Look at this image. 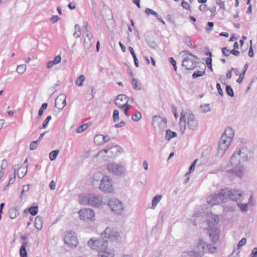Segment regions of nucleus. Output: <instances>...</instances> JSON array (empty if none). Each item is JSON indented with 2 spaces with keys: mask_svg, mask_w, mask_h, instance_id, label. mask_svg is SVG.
<instances>
[{
  "mask_svg": "<svg viewBox=\"0 0 257 257\" xmlns=\"http://www.w3.org/2000/svg\"><path fill=\"white\" fill-rule=\"evenodd\" d=\"M112 19L113 17L112 14H111L110 19H108L107 22H106V27H107L109 30H110V29H112L114 27V22Z\"/></svg>",
  "mask_w": 257,
  "mask_h": 257,
  "instance_id": "34",
  "label": "nucleus"
},
{
  "mask_svg": "<svg viewBox=\"0 0 257 257\" xmlns=\"http://www.w3.org/2000/svg\"><path fill=\"white\" fill-rule=\"evenodd\" d=\"M107 151V158H113L117 156L121 148L119 146H107L106 147Z\"/></svg>",
  "mask_w": 257,
  "mask_h": 257,
  "instance_id": "17",
  "label": "nucleus"
},
{
  "mask_svg": "<svg viewBox=\"0 0 257 257\" xmlns=\"http://www.w3.org/2000/svg\"><path fill=\"white\" fill-rule=\"evenodd\" d=\"M108 205L112 211L116 214L121 215L124 210L123 203L119 200L115 198L111 199L108 201Z\"/></svg>",
  "mask_w": 257,
  "mask_h": 257,
  "instance_id": "7",
  "label": "nucleus"
},
{
  "mask_svg": "<svg viewBox=\"0 0 257 257\" xmlns=\"http://www.w3.org/2000/svg\"><path fill=\"white\" fill-rule=\"evenodd\" d=\"M202 111L204 112H207L210 110V106L209 104H205L200 106Z\"/></svg>",
  "mask_w": 257,
  "mask_h": 257,
  "instance_id": "52",
  "label": "nucleus"
},
{
  "mask_svg": "<svg viewBox=\"0 0 257 257\" xmlns=\"http://www.w3.org/2000/svg\"><path fill=\"white\" fill-rule=\"evenodd\" d=\"M132 83L133 87L135 90H141L142 88L139 86L137 81L134 78L132 79Z\"/></svg>",
  "mask_w": 257,
  "mask_h": 257,
  "instance_id": "45",
  "label": "nucleus"
},
{
  "mask_svg": "<svg viewBox=\"0 0 257 257\" xmlns=\"http://www.w3.org/2000/svg\"><path fill=\"white\" fill-rule=\"evenodd\" d=\"M35 224L36 228L38 230H40L43 226L42 217L40 216H37L35 218Z\"/></svg>",
  "mask_w": 257,
  "mask_h": 257,
  "instance_id": "24",
  "label": "nucleus"
},
{
  "mask_svg": "<svg viewBox=\"0 0 257 257\" xmlns=\"http://www.w3.org/2000/svg\"><path fill=\"white\" fill-rule=\"evenodd\" d=\"M222 135H225L227 137H230L232 140L234 136V131L231 127H228L225 129L224 133Z\"/></svg>",
  "mask_w": 257,
  "mask_h": 257,
  "instance_id": "30",
  "label": "nucleus"
},
{
  "mask_svg": "<svg viewBox=\"0 0 257 257\" xmlns=\"http://www.w3.org/2000/svg\"><path fill=\"white\" fill-rule=\"evenodd\" d=\"M198 160L197 159H195L191 164V165H190V167H189V172L187 173L186 174H185V176H186L188 174H189L190 173H191V172L193 171L195 169V166L196 165V162H197Z\"/></svg>",
  "mask_w": 257,
  "mask_h": 257,
  "instance_id": "49",
  "label": "nucleus"
},
{
  "mask_svg": "<svg viewBox=\"0 0 257 257\" xmlns=\"http://www.w3.org/2000/svg\"><path fill=\"white\" fill-rule=\"evenodd\" d=\"M28 208V211L33 216L36 215L38 212V206H32L31 207H29Z\"/></svg>",
  "mask_w": 257,
  "mask_h": 257,
  "instance_id": "33",
  "label": "nucleus"
},
{
  "mask_svg": "<svg viewBox=\"0 0 257 257\" xmlns=\"http://www.w3.org/2000/svg\"><path fill=\"white\" fill-rule=\"evenodd\" d=\"M208 225V233L213 243H216L218 240L220 230L217 227L216 225L219 222V219L217 215H212L206 221Z\"/></svg>",
  "mask_w": 257,
  "mask_h": 257,
  "instance_id": "3",
  "label": "nucleus"
},
{
  "mask_svg": "<svg viewBox=\"0 0 257 257\" xmlns=\"http://www.w3.org/2000/svg\"><path fill=\"white\" fill-rule=\"evenodd\" d=\"M197 62L192 58L186 56L182 61V66L187 70H193L196 67Z\"/></svg>",
  "mask_w": 257,
  "mask_h": 257,
  "instance_id": "14",
  "label": "nucleus"
},
{
  "mask_svg": "<svg viewBox=\"0 0 257 257\" xmlns=\"http://www.w3.org/2000/svg\"><path fill=\"white\" fill-rule=\"evenodd\" d=\"M177 133L175 132L171 131L170 129L167 130L166 132L165 139L170 141L171 139L177 136Z\"/></svg>",
  "mask_w": 257,
  "mask_h": 257,
  "instance_id": "27",
  "label": "nucleus"
},
{
  "mask_svg": "<svg viewBox=\"0 0 257 257\" xmlns=\"http://www.w3.org/2000/svg\"><path fill=\"white\" fill-rule=\"evenodd\" d=\"M19 213L18 210L15 207L11 208L9 210V217L11 219L15 218L19 215Z\"/></svg>",
  "mask_w": 257,
  "mask_h": 257,
  "instance_id": "26",
  "label": "nucleus"
},
{
  "mask_svg": "<svg viewBox=\"0 0 257 257\" xmlns=\"http://www.w3.org/2000/svg\"><path fill=\"white\" fill-rule=\"evenodd\" d=\"M119 111L115 109L113 111V120L114 122H117L119 120Z\"/></svg>",
  "mask_w": 257,
  "mask_h": 257,
  "instance_id": "47",
  "label": "nucleus"
},
{
  "mask_svg": "<svg viewBox=\"0 0 257 257\" xmlns=\"http://www.w3.org/2000/svg\"><path fill=\"white\" fill-rule=\"evenodd\" d=\"M228 148V147L226 145H224L220 142H218L217 155L220 157H222L224 153L227 150Z\"/></svg>",
  "mask_w": 257,
  "mask_h": 257,
  "instance_id": "21",
  "label": "nucleus"
},
{
  "mask_svg": "<svg viewBox=\"0 0 257 257\" xmlns=\"http://www.w3.org/2000/svg\"><path fill=\"white\" fill-rule=\"evenodd\" d=\"M215 250L216 248L214 246H212L211 244H207L203 240L200 239L194 250L198 256L201 257L207 250L209 253H213Z\"/></svg>",
  "mask_w": 257,
  "mask_h": 257,
  "instance_id": "6",
  "label": "nucleus"
},
{
  "mask_svg": "<svg viewBox=\"0 0 257 257\" xmlns=\"http://www.w3.org/2000/svg\"><path fill=\"white\" fill-rule=\"evenodd\" d=\"M101 236L108 241L117 240L120 236V234L115 229L107 227L101 233Z\"/></svg>",
  "mask_w": 257,
  "mask_h": 257,
  "instance_id": "10",
  "label": "nucleus"
},
{
  "mask_svg": "<svg viewBox=\"0 0 257 257\" xmlns=\"http://www.w3.org/2000/svg\"><path fill=\"white\" fill-rule=\"evenodd\" d=\"M79 203L83 205H89V194L88 195L80 196Z\"/></svg>",
  "mask_w": 257,
  "mask_h": 257,
  "instance_id": "29",
  "label": "nucleus"
},
{
  "mask_svg": "<svg viewBox=\"0 0 257 257\" xmlns=\"http://www.w3.org/2000/svg\"><path fill=\"white\" fill-rule=\"evenodd\" d=\"M246 238H242L239 241V242L238 243V245H237L238 248H239L240 247L242 246L243 245H244L246 243Z\"/></svg>",
  "mask_w": 257,
  "mask_h": 257,
  "instance_id": "58",
  "label": "nucleus"
},
{
  "mask_svg": "<svg viewBox=\"0 0 257 257\" xmlns=\"http://www.w3.org/2000/svg\"><path fill=\"white\" fill-rule=\"evenodd\" d=\"M27 241H23L20 249V255L21 257H27L26 247L28 245Z\"/></svg>",
  "mask_w": 257,
  "mask_h": 257,
  "instance_id": "23",
  "label": "nucleus"
},
{
  "mask_svg": "<svg viewBox=\"0 0 257 257\" xmlns=\"http://www.w3.org/2000/svg\"><path fill=\"white\" fill-rule=\"evenodd\" d=\"M145 12L148 15L151 14L155 16V17L158 15L156 12L149 8H146Z\"/></svg>",
  "mask_w": 257,
  "mask_h": 257,
  "instance_id": "54",
  "label": "nucleus"
},
{
  "mask_svg": "<svg viewBox=\"0 0 257 257\" xmlns=\"http://www.w3.org/2000/svg\"><path fill=\"white\" fill-rule=\"evenodd\" d=\"M38 141H33L30 143V149L31 150H35L38 146Z\"/></svg>",
  "mask_w": 257,
  "mask_h": 257,
  "instance_id": "53",
  "label": "nucleus"
},
{
  "mask_svg": "<svg viewBox=\"0 0 257 257\" xmlns=\"http://www.w3.org/2000/svg\"><path fill=\"white\" fill-rule=\"evenodd\" d=\"M162 198V195H157L154 197L152 199L151 208L154 209L156 207L158 203L160 202Z\"/></svg>",
  "mask_w": 257,
  "mask_h": 257,
  "instance_id": "28",
  "label": "nucleus"
},
{
  "mask_svg": "<svg viewBox=\"0 0 257 257\" xmlns=\"http://www.w3.org/2000/svg\"><path fill=\"white\" fill-rule=\"evenodd\" d=\"M244 75L245 74H244L243 73H241L239 74V78L237 79L236 82L239 84L241 83L244 77Z\"/></svg>",
  "mask_w": 257,
  "mask_h": 257,
  "instance_id": "62",
  "label": "nucleus"
},
{
  "mask_svg": "<svg viewBox=\"0 0 257 257\" xmlns=\"http://www.w3.org/2000/svg\"><path fill=\"white\" fill-rule=\"evenodd\" d=\"M102 203V198L99 195L89 194V205L93 207H99Z\"/></svg>",
  "mask_w": 257,
  "mask_h": 257,
  "instance_id": "15",
  "label": "nucleus"
},
{
  "mask_svg": "<svg viewBox=\"0 0 257 257\" xmlns=\"http://www.w3.org/2000/svg\"><path fill=\"white\" fill-rule=\"evenodd\" d=\"M88 127V124L87 123L83 124L77 127L76 131L78 133H82L84 130H85Z\"/></svg>",
  "mask_w": 257,
  "mask_h": 257,
  "instance_id": "46",
  "label": "nucleus"
},
{
  "mask_svg": "<svg viewBox=\"0 0 257 257\" xmlns=\"http://www.w3.org/2000/svg\"><path fill=\"white\" fill-rule=\"evenodd\" d=\"M64 241L65 244L70 247H76L78 243L76 233L72 231H66L65 233Z\"/></svg>",
  "mask_w": 257,
  "mask_h": 257,
  "instance_id": "8",
  "label": "nucleus"
},
{
  "mask_svg": "<svg viewBox=\"0 0 257 257\" xmlns=\"http://www.w3.org/2000/svg\"><path fill=\"white\" fill-rule=\"evenodd\" d=\"M88 245L92 249L96 250L98 252L105 250L108 248V240L104 237L93 240L92 238L88 241Z\"/></svg>",
  "mask_w": 257,
  "mask_h": 257,
  "instance_id": "4",
  "label": "nucleus"
},
{
  "mask_svg": "<svg viewBox=\"0 0 257 257\" xmlns=\"http://www.w3.org/2000/svg\"><path fill=\"white\" fill-rule=\"evenodd\" d=\"M99 189L105 193H111L113 190L111 179L108 176H104L99 184Z\"/></svg>",
  "mask_w": 257,
  "mask_h": 257,
  "instance_id": "9",
  "label": "nucleus"
},
{
  "mask_svg": "<svg viewBox=\"0 0 257 257\" xmlns=\"http://www.w3.org/2000/svg\"><path fill=\"white\" fill-rule=\"evenodd\" d=\"M244 171V167L242 166H239L233 168L232 173L234 176L240 177L243 176Z\"/></svg>",
  "mask_w": 257,
  "mask_h": 257,
  "instance_id": "20",
  "label": "nucleus"
},
{
  "mask_svg": "<svg viewBox=\"0 0 257 257\" xmlns=\"http://www.w3.org/2000/svg\"><path fill=\"white\" fill-rule=\"evenodd\" d=\"M226 92L227 94L230 97H233L234 96V92L233 90L229 85H227L226 86V89H225Z\"/></svg>",
  "mask_w": 257,
  "mask_h": 257,
  "instance_id": "43",
  "label": "nucleus"
},
{
  "mask_svg": "<svg viewBox=\"0 0 257 257\" xmlns=\"http://www.w3.org/2000/svg\"><path fill=\"white\" fill-rule=\"evenodd\" d=\"M231 142V139L230 137H227L225 135H222L219 142L224 145H226L229 147Z\"/></svg>",
  "mask_w": 257,
  "mask_h": 257,
  "instance_id": "25",
  "label": "nucleus"
},
{
  "mask_svg": "<svg viewBox=\"0 0 257 257\" xmlns=\"http://www.w3.org/2000/svg\"><path fill=\"white\" fill-rule=\"evenodd\" d=\"M99 174H95L94 176V177L93 178V180L92 181V184L93 186L97 185L98 183V180H97V178H98Z\"/></svg>",
  "mask_w": 257,
  "mask_h": 257,
  "instance_id": "56",
  "label": "nucleus"
},
{
  "mask_svg": "<svg viewBox=\"0 0 257 257\" xmlns=\"http://www.w3.org/2000/svg\"><path fill=\"white\" fill-rule=\"evenodd\" d=\"M222 54L225 56H228L229 55V50L228 49H227V47H223L222 49Z\"/></svg>",
  "mask_w": 257,
  "mask_h": 257,
  "instance_id": "60",
  "label": "nucleus"
},
{
  "mask_svg": "<svg viewBox=\"0 0 257 257\" xmlns=\"http://www.w3.org/2000/svg\"><path fill=\"white\" fill-rule=\"evenodd\" d=\"M61 57L60 55H58L56 56L53 60V63H55V64H57L61 62Z\"/></svg>",
  "mask_w": 257,
  "mask_h": 257,
  "instance_id": "63",
  "label": "nucleus"
},
{
  "mask_svg": "<svg viewBox=\"0 0 257 257\" xmlns=\"http://www.w3.org/2000/svg\"><path fill=\"white\" fill-rule=\"evenodd\" d=\"M128 97L125 94H119L117 96L115 100V104L118 107L123 106V104L126 103L128 104Z\"/></svg>",
  "mask_w": 257,
  "mask_h": 257,
  "instance_id": "18",
  "label": "nucleus"
},
{
  "mask_svg": "<svg viewBox=\"0 0 257 257\" xmlns=\"http://www.w3.org/2000/svg\"><path fill=\"white\" fill-rule=\"evenodd\" d=\"M98 252V257H113L114 255V251L108 248H107L105 250L100 251Z\"/></svg>",
  "mask_w": 257,
  "mask_h": 257,
  "instance_id": "19",
  "label": "nucleus"
},
{
  "mask_svg": "<svg viewBox=\"0 0 257 257\" xmlns=\"http://www.w3.org/2000/svg\"><path fill=\"white\" fill-rule=\"evenodd\" d=\"M233 157V155L231 156L230 158V163L232 165H237L239 163L241 162L239 158L238 157H235L233 159H232Z\"/></svg>",
  "mask_w": 257,
  "mask_h": 257,
  "instance_id": "40",
  "label": "nucleus"
},
{
  "mask_svg": "<svg viewBox=\"0 0 257 257\" xmlns=\"http://www.w3.org/2000/svg\"><path fill=\"white\" fill-rule=\"evenodd\" d=\"M167 119L160 115H155L153 117L152 125L154 128L159 127L161 131H164L167 127Z\"/></svg>",
  "mask_w": 257,
  "mask_h": 257,
  "instance_id": "11",
  "label": "nucleus"
},
{
  "mask_svg": "<svg viewBox=\"0 0 257 257\" xmlns=\"http://www.w3.org/2000/svg\"><path fill=\"white\" fill-rule=\"evenodd\" d=\"M253 156V152L246 147L237 149L233 154L232 159L235 157H238L241 162L249 161Z\"/></svg>",
  "mask_w": 257,
  "mask_h": 257,
  "instance_id": "5",
  "label": "nucleus"
},
{
  "mask_svg": "<svg viewBox=\"0 0 257 257\" xmlns=\"http://www.w3.org/2000/svg\"><path fill=\"white\" fill-rule=\"evenodd\" d=\"M26 65L25 64L19 65L17 68V71L19 74H23L26 70Z\"/></svg>",
  "mask_w": 257,
  "mask_h": 257,
  "instance_id": "37",
  "label": "nucleus"
},
{
  "mask_svg": "<svg viewBox=\"0 0 257 257\" xmlns=\"http://www.w3.org/2000/svg\"><path fill=\"white\" fill-rule=\"evenodd\" d=\"M182 257H199L198 256V254L196 253V252L193 251H191L189 252H184Z\"/></svg>",
  "mask_w": 257,
  "mask_h": 257,
  "instance_id": "36",
  "label": "nucleus"
},
{
  "mask_svg": "<svg viewBox=\"0 0 257 257\" xmlns=\"http://www.w3.org/2000/svg\"><path fill=\"white\" fill-rule=\"evenodd\" d=\"M187 122V127L189 130L192 131L196 130L198 126V120L196 119L195 116L192 113L189 112L186 113V116L185 114L181 113L180 118V130L182 134H184L186 129V123Z\"/></svg>",
  "mask_w": 257,
  "mask_h": 257,
  "instance_id": "2",
  "label": "nucleus"
},
{
  "mask_svg": "<svg viewBox=\"0 0 257 257\" xmlns=\"http://www.w3.org/2000/svg\"><path fill=\"white\" fill-rule=\"evenodd\" d=\"M142 117V114L140 112L138 111L132 115V119L135 121H138Z\"/></svg>",
  "mask_w": 257,
  "mask_h": 257,
  "instance_id": "44",
  "label": "nucleus"
},
{
  "mask_svg": "<svg viewBox=\"0 0 257 257\" xmlns=\"http://www.w3.org/2000/svg\"><path fill=\"white\" fill-rule=\"evenodd\" d=\"M85 77L83 75H80L77 79L76 83L78 86L83 85V83L85 81Z\"/></svg>",
  "mask_w": 257,
  "mask_h": 257,
  "instance_id": "38",
  "label": "nucleus"
},
{
  "mask_svg": "<svg viewBox=\"0 0 257 257\" xmlns=\"http://www.w3.org/2000/svg\"><path fill=\"white\" fill-rule=\"evenodd\" d=\"M59 153V150H55L51 151L49 154V159L51 161L55 160Z\"/></svg>",
  "mask_w": 257,
  "mask_h": 257,
  "instance_id": "32",
  "label": "nucleus"
},
{
  "mask_svg": "<svg viewBox=\"0 0 257 257\" xmlns=\"http://www.w3.org/2000/svg\"><path fill=\"white\" fill-rule=\"evenodd\" d=\"M249 257H257V247H255L252 250Z\"/></svg>",
  "mask_w": 257,
  "mask_h": 257,
  "instance_id": "64",
  "label": "nucleus"
},
{
  "mask_svg": "<svg viewBox=\"0 0 257 257\" xmlns=\"http://www.w3.org/2000/svg\"><path fill=\"white\" fill-rule=\"evenodd\" d=\"M79 217L81 220H92L94 218V211L91 209H84L79 211Z\"/></svg>",
  "mask_w": 257,
  "mask_h": 257,
  "instance_id": "13",
  "label": "nucleus"
},
{
  "mask_svg": "<svg viewBox=\"0 0 257 257\" xmlns=\"http://www.w3.org/2000/svg\"><path fill=\"white\" fill-rule=\"evenodd\" d=\"M216 88H217V89L218 90V93L221 95V96H223V91L221 87V85L220 84V83H217L216 84Z\"/></svg>",
  "mask_w": 257,
  "mask_h": 257,
  "instance_id": "57",
  "label": "nucleus"
},
{
  "mask_svg": "<svg viewBox=\"0 0 257 257\" xmlns=\"http://www.w3.org/2000/svg\"><path fill=\"white\" fill-rule=\"evenodd\" d=\"M123 106L120 107V108H123L124 113L126 116L129 115V109L130 107H131V105L130 104H126L125 103L124 104H123Z\"/></svg>",
  "mask_w": 257,
  "mask_h": 257,
  "instance_id": "41",
  "label": "nucleus"
},
{
  "mask_svg": "<svg viewBox=\"0 0 257 257\" xmlns=\"http://www.w3.org/2000/svg\"><path fill=\"white\" fill-rule=\"evenodd\" d=\"M228 198L232 201L240 202L243 200L242 192L233 189H222L218 193L208 197L207 201L208 203L213 205L224 202Z\"/></svg>",
  "mask_w": 257,
  "mask_h": 257,
  "instance_id": "1",
  "label": "nucleus"
},
{
  "mask_svg": "<svg viewBox=\"0 0 257 257\" xmlns=\"http://www.w3.org/2000/svg\"><path fill=\"white\" fill-rule=\"evenodd\" d=\"M184 43L189 47L192 48H195V46L192 44L191 39L189 37H185L184 39Z\"/></svg>",
  "mask_w": 257,
  "mask_h": 257,
  "instance_id": "39",
  "label": "nucleus"
},
{
  "mask_svg": "<svg viewBox=\"0 0 257 257\" xmlns=\"http://www.w3.org/2000/svg\"><path fill=\"white\" fill-rule=\"evenodd\" d=\"M51 119H52V117L51 115H49L46 117V118L43 122V128H46L47 127V125Z\"/></svg>",
  "mask_w": 257,
  "mask_h": 257,
  "instance_id": "51",
  "label": "nucleus"
},
{
  "mask_svg": "<svg viewBox=\"0 0 257 257\" xmlns=\"http://www.w3.org/2000/svg\"><path fill=\"white\" fill-rule=\"evenodd\" d=\"M207 26L208 27L206 28V31H211V30H212V28H213V27L214 26V23L213 22H209L207 23Z\"/></svg>",
  "mask_w": 257,
  "mask_h": 257,
  "instance_id": "61",
  "label": "nucleus"
},
{
  "mask_svg": "<svg viewBox=\"0 0 257 257\" xmlns=\"http://www.w3.org/2000/svg\"><path fill=\"white\" fill-rule=\"evenodd\" d=\"M97 139H102L103 143H104L108 142L110 140V137L108 135L103 136L102 135H99L96 136L94 139V141L95 143H96V140Z\"/></svg>",
  "mask_w": 257,
  "mask_h": 257,
  "instance_id": "31",
  "label": "nucleus"
},
{
  "mask_svg": "<svg viewBox=\"0 0 257 257\" xmlns=\"http://www.w3.org/2000/svg\"><path fill=\"white\" fill-rule=\"evenodd\" d=\"M29 190V185H24L23 187V190L21 192V195L20 196V198L22 199L23 196L24 195V193L26 192H28Z\"/></svg>",
  "mask_w": 257,
  "mask_h": 257,
  "instance_id": "48",
  "label": "nucleus"
},
{
  "mask_svg": "<svg viewBox=\"0 0 257 257\" xmlns=\"http://www.w3.org/2000/svg\"><path fill=\"white\" fill-rule=\"evenodd\" d=\"M170 62L171 64L173 66L175 71H177L176 61L173 57L170 58Z\"/></svg>",
  "mask_w": 257,
  "mask_h": 257,
  "instance_id": "59",
  "label": "nucleus"
},
{
  "mask_svg": "<svg viewBox=\"0 0 257 257\" xmlns=\"http://www.w3.org/2000/svg\"><path fill=\"white\" fill-rule=\"evenodd\" d=\"M107 169L110 173L114 175H121L125 171V169L122 165L115 163L108 164Z\"/></svg>",
  "mask_w": 257,
  "mask_h": 257,
  "instance_id": "12",
  "label": "nucleus"
},
{
  "mask_svg": "<svg viewBox=\"0 0 257 257\" xmlns=\"http://www.w3.org/2000/svg\"><path fill=\"white\" fill-rule=\"evenodd\" d=\"M98 157H101L103 158L104 160H106L108 158H107V151L106 148L100 151H99L97 153Z\"/></svg>",
  "mask_w": 257,
  "mask_h": 257,
  "instance_id": "35",
  "label": "nucleus"
},
{
  "mask_svg": "<svg viewBox=\"0 0 257 257\" xmlns=\"http://www.w3.org/2000/svg\"><path fill=\"white\" fill-rule=\"evenodd\" d=\"M27 167L28 165H26V166H21L18 171V176L19 178H23L24 177V176L26 175V173L27 172Z\"/></svg>",
  "mask_w": 257,
  "mask_h": 257,
  "instance_id": "22",
  "label": "nucleus"
},
{
  "mask_svg": "<svg viewBox=\"0 0 257 257\" xmlns=\"http://www.w3.org/2000/svg\"><path fill=\"white\" fill-rule=\"evenodd\" d=\"M205 73V70H204L203 71H195L192 74V78L193 79H195L198 77L202 76L204 75Z\"/></svg>",
  "mask_w": 257,
  "mask_h": 257,
  "instance_id": "42",
  "label": "nucleus"
},
{
  "mask_svg": "<svg viewBox=\"0 0 257 257\" xmlns=\"http://www.w3.org/2000/svg\"><path fill=\"white\" fill-rule=\"evenodd\" d=\"M66 95L65 94H60L55 101V106L60 110H62L66 105Z\"/></svg>",
  "mask_w": 257,
  "mask_h": 257,
  "instance_id": "16",
  "label": "nucleus"
},
{
  "mask_svg": "<svg viewBox=\"0 0 257 257\" xmlns=\"http://www.w3.org/2000/svg\"><path fill=\"white\" fill-rule=\"evenodd\" d=\"M248 204L238 203V206L242 211L246 212L248 210Z\"/></svg>",
  "mask_w": 257,
  "mask_h": 257,
  "instance_id": "50",
  "label": "nucleus"
},
{
  "mask_svg": "<svg viewBox=\"0 0 257 257\" xmlns=\"http://www.w3.org/2000/svg\"><path fill=\"white\" fill-rule=\"evenodd\" d=\"M181 5L183 8L190 11L191 7L187 2L183 1Z\"/></svg>",
  "mask_w": 257,
  "mask_h": 257,
  "instance_id": "55",
  "label": "nucleus"
}]
</instances>
